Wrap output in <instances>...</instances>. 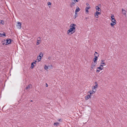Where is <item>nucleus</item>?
I'll return each instance as SVG.
<instances>
[{
  "label": "nucleus",
  "instance_id": "15",
  "mask_svg": "<svg viewBox=\"0 0 127 127\" xmlns=\"http://www.w3.org/2000/svg\"><path fill=\"white\" fill-rule=\"evenodd\" d=\"M122 13L124 14H126V12L125 10H124L123 9H122Z\"/></svg>",
  "mask_w": 127,
  "mask_h": 127
},
{
  "label": "nucleus",
  "instance_id": "24",
  "mask_svg": "<svg viewBox=\"0 0 127 127\" xmlns=\"http://www.w3.org/2000/svg\"><path fill=\"white\" fill-rule=\"evenodd\" d=\"M43 54L42 53V52H40V54L39 56H40V57H41L42 58V57L43 56Z\"/></svg>",
  "mask_w": 127,
  "mask_h": 127
},
{
  "label": "nucleus",
  "instance_id": "26",
  "mask_svg": "<svg viewBox=\"0 0 127 127\" xmlns=\"http://www.w3.org/2000/svg\"><path fill=\"white\" fill-rule=\"evenodd\" d=\"M59 123H58L57 122L55 123L54 124V125H55V126H57L58 125H59Z\"/></svg>",
  "mask_w": 127,
  "mask_h": 127
},
{
  "label": "nucleus",
  "instance_id": "39",
  "mask_svg": "<svg viewBox=\"0 0 127 127\" xmlns=\"http://www.w3.org/2000/svg\"><path fill=\"white\" fill-rule=\"evenodd\" d=\"M31 101H32V100H31Z\"/></svg>",
  "mask_w": 127,
  "mask_h": 127
},
{
  "label": "nucleus",
  "instance_id": "28",
  "mask_svg": "<svg viewBox=\"0 0 127 127\" xmlns=\"http://www.w3.org/2000/svg\"><path fill=\"white\" fill-rule=\"evenodd\" d=\"M77 16V12H75V18L74 19H75L76 17Z\"/></svg>",
  "mask_w": 127,
  "mask_h": 127
},
{
  "label": "nucleus",
  "instance_id": "36",
  "mask_svg": "<svg viewBox=\"0 0 127 127\" xmlns=\"http://www.w3.org/2000/svg\"><path fill=\"white\" fill-rule=\"evenodd\" d=\"M37 39H38V40H40V38L39 37Z\"/></svg>",
  "mask_w": 127,
  "mask_h": 127
},
{
  "label": "nucleus",
  "instance_id": "17",
  "mask_svg": "<svg viewBox=\"0 0 127 127\" xmlns=\"http://www.w3.org/2000/svg\"><path fill=\"white\" fill-rule=\"evenodd\" d=\"M41 57H40V56H38L37 57V58L38 60L39 61H40L41 60Z\"/></svg>",
  "mask_w": 127,
  "mask_h": 127
},
{
  "label": "nucleus",
  "instance_id": "29",
  "mask_svg": "<svg viewBox=\"0 0 127 127\" xmlns=\"http://www.w3.org/2000/svg\"><path fill=\"white\" fill-rule=\"evenodd\" d=\"M39 41H40V40H38V39H37V41L36 42V44L37 45H38L39 44Z\"/></svg>",
  "mask_w": 127,
  "mask_h": 127
},
{
  "label": "nucleus",
  "instance_id": "27",
  "mask_svg": "<svg viewBox=\"0 0 127 127\" xmlns=\"http://www.w3.org/2000/svg\"><path fill=\"white\" fill-rule=\"evenodd\" d=\"M74 32H67V34L68 35H70L72 34Z\"/></svg>",
  "mask_w": 127,
  "mask_h": 127
},
{
  "label": "nucleus",
  "instance_id": "12",
  "mask_svg": "<svg viewBox=\"0 0 127 127\" xmlns=\"http://www.w3.org/2000/svg\"><path fill=\"white\" fill-rule=\"evenodd\" d=\"M91 97V96L89 95H88L85 96V99L86 100H87L90 98Z\"/></svg>",
  "mask_w": 127,
  "mask_h": 127
},
{
  "label": "nucleus",
  "instance_id": "6",
  "mask_svg": "<svg viewBox=\"0 0 127 127\" xmlns=\"http://www.w3.org/2000/svg\"><path fill=\"white\" fill-rule=\"evenodd\" d=\"M104 66V65L100 64L99 65V66L97 68V69H99L100 70H102L103 69V66Z\"/></svg>",
  "mask_w": 127,
  "mask_h": 127
},
{
  "label": "nucleus",
  "instance_id": "21",
  "mask_svg": "<svg viewBox=\"0 0 127 127\" xmlns=\"http://www.w3.org/2000/svg\"><path fill=\"white\" fill-rule=\"evenodd\" d=\"M3 36H5V34L4 33L3 34H1L0 33V37H3Z\"/></svg>",
  "mask_w": 127,
  "mask_h": 127
},
{
  "label": "nucleus",
  "instance_id": "33",
  "mask_svg": "<svg viewBox=\"0 0 127 127\" xmlns=\"http://www.w3.org/2000/svg\"><path fill=\"white\" fill-rule=\"evenodd\" d=\"M74 1V2L76 3V2H78V1L77 0H73Z\"/></svg>",
  "mask_w": 127,
  "mask_h": 127
},
{
  "label": "nucleus",
  "instance_id": "14",
  "mask_svg": "<svg viewBox=\"0 0 127 127\" xmlns=\"http://www.w3.org/2000/svg\"><path fill=\"white\" fill-rule=\"evenodd\" d=\"M80 9L79 8V7L78 6L76 8V9L75 11V12H77L80 11Z\"/></svg>",
  "mask_w": 127,
  "mask_h": 127
},
{
  "label": "nucleus",
  "instance_id": "2",
  "mask_svg": "<svg viewBox=\"0 0 127 127\" xmlns=\"http://www.w3.org/2000/svg\"><path fill=\"white\" fill-rule=\"evenodd\" d=\"M95 53L96 54V55L95 56V58L93 59V60L94 61V62L96 63V62L97 59H98V57L99 56V55L96 52H95Z\"/></svg>",
  "mask_w": 127,
  "mask_h": 127
},
{
  "label": "nucleus",
  "instance_id": "9",
  "mask_svg": "<svg viewBox=\"0 0 127 127\" xmlns=\"http://www.w3.org/2000/svg\"><path fill=\"white\" fill-rule=\"evenodd\" d=\"M6 44H10L11 42V40L10 39H7L6 40Z\"/></svg>",
  "mask_w": 127,
  "mask_h": 127
},
{
  "label": "nucleus",
  "instance_id": "20",
  "mask_svg": "<svg viewBox=\"0 0 127 127\" xmlns=\"http://www.w3.org/2000/svg\"><path fill=\"white\" fill-rule=\"evenodd\" d=\"M111 20L113 23H114V24H116V23L115 22L116 20L114 18Z\"/></svg>",
  "mask_w": 127,
  "mask_h": 127
},
{
  "label": "nucleus",
  "instance_id": "5",
  "mask_svg": "<svg viewBox=\"0 0 127 127\" xmlns=\"http://www.w3.org/2000/svg\"><path fill=\"white\" fill-rule=\"evenodd\" d=\"M101 14V13L99 12H98V11H96V12L95 14V17L97 18H98V15Z\"/></svg>",
  "mask_w": 127,
  "mask_h": 127
},
{
  "label": "nucleus",
  "instance_id": "7",
  "mask_svg": "<svg viewBox=\"0 0 127 127\" xmlns=\"http://www.w3.org/2000/svg\"><path fill=\"white\" fill-rule=\"evenodd\" d=\"M21 24L19 22H18L17 25V28L19 29H20L21 28Z\"/></svg>",
  "mask_w": 127,
  "mask_h": 127
},
{
  "label": "nucleus",
  "instance_id": "16",
  "mask_svg": "<svg viewBox=\"0 0 127 127\" xmlns=\"http://www.w3.org/2000/svg\"><path fill=\"white\" fill-rule=\"evenodd\" d=\"M75 2H73L70 4V6L71 7H72L73 6L75 5Z\"/></svg>",
  "mask_w": 127,
  "mask_h": 127
},
{
  "label": "nucleus",
  "instance_id": "3",
  "mask_svg": "<svg viewBox=\"0 0 127 127\" xmlns=\"http://www.w3.org/2000/svg\"><path fill=\"white\" fill-rule=\"evenodd\" d=\"M95 86H94L92 88V89L93 90H95V91H96V89L98 87V85L96 82H95Z\"/></svg>",
  "mask_w": 127,
  "mask_h": 127
},
{
  "label": "nucleus",
  "instance_id": "13",
  "mask_svg": "<svg viewBox=\"0 0 127 127\" xmlns=\"http://www.w3.org/2000/svg\"><path fill=\"white\" fill-rule=\"evenodd\" d=\"M90 8V7H86L85 8V10L86 12H89L88 9Z\"/></svg>",
  "mask_w": 127,
  "mask_h": 127
},
{
  "label": "nucleus",
  "instance_id": "18",
  "mask_svg": "<svg viewBox=\"0 0 127 127\" xmlns=\"http://www.w3.org/2000/svg\"><path fill=\"white\" fill-rule=\"evenodd\" d=\"M4 22L1 20H0V24L3 25L4 24Z\"/></svg>",
  "mask_w": 127,
  "mask_h": 127
},
{
  "label": "nucleus",
  "instance_id": "35",
  "mask_svg": "<svg viewBox=\"0 0 127 127\" xmlns=\"http://www.w3.org/2000/svg\"><path fill=\"white\" fill-rule=\"evenodd\" d=\"M51 57H49L48 58V59H49V60H50L51 59Z\"/></svg>",
  "mask_w": 127,
  "mask_h": 127
},
{
  "label": "nucleus",
  "instance_id": "38",
  "mask_svg": "<svg viewBox=\"0 0 127 127\" xmlns=\"http://www.w3.org/2000/svg\"><path fill=\"white\" fill-rule=\"evenodd\" d=\"M86 5H89V4L88 3H86Z\"/></svg>",
  "mask_w": 127,
  "mask_h": 127
},
{
  "label": "nucleus",
  "instance_id": "22",
  "mask_svg": "<svg viewBox=\"0 0 127 127\" xmlns=\"http://www.w3.org/2000/svg\"><path fill=\"white\" fill-rule=\"evenodd\" d=\"M35 63L33 62L31 64V68H33V66H34L33 64Z\"/></svg>",
  "mask_w": 127,
  "mask_h": 127
},
{
  "label": "nucleus",
  "instance_id": "23",
  "mask_svg": "<svg viewBox=\"0 0 127 127\" xmlns=\"http://www.w3.org/2000/svg\"><path fill=\"white\" fill-rule=\"evenodd\" d=\"M44 68L45 70H47L48 68V66L45 65L44 67Z\"/></svg>",
  "mask_w": 127,
  "mask_h": 127
},
{
  "label": "nucleus",
  "instance_id": "11",
  "mask_svg": "<svg viewBox=\"0 0 127 127\" xmlns=\"http://www.w3.org/2000/svg\"><path fill=\"white\" fill-rule=\"evenodd\" d=\"M95 9L97 10V11H98V12L99 11H100V12H101V9L98 6H96Z\"/></svg>",
  "mask_w": 127,
  "mask_h": 127
},
{
  "label": "nucleus",
  "instance_id": "1",
  "mask_svg": "<svg viewBox=\"0 0 127 127\" xmlns=\"http://www.w3.org/2000/svg\"><path fill=\"white\" fill-rule=\"evenodd\" d=\"M72 25L70 26V29L68 30L67 32H72V31L75 32V28L74 27L76 26V24H73L72 25V26H71Z\"/></svg>",
  "mask_w": 127,
  "mask_h": 127
},
{
  "label": "nucleus",
  "instance_id": "37",
  "mask_svg": "<svg viewBox=\"0 0 127 127\" xmlns=\"http://www.w3.org/2000/svg\"><path fill=\"white\" fill-rule=\"evenodd\" d=\"M46 87H47L48 86V84L47 83H46Z\"/></svg>",
  "mask_w": 127,
  "mask_h": 127
},
{
  "label": "nucleus",
  "instance_id": "34",
  "mask_svg": "<svg viewBox=\"0 0 127 127\" xmlns=\"http://www.w3.org/2000/svg\"><path fill=\"white\" fill-rule=\"evenodd\" d=\"M58 120L60 122L62 121L61 119H58Z\"/></svg>",
  "mask_w": 127,
  "mask_h": 127
},
{
  "label": "nucleus",
  "instance_id": "40",
  "mask_svg": "<svg viewBox=\"0 0 127 127\" xmlns=\"http://www.w3.org/2000/svg\"><path fill=\"white\" fill-rule=\"evenodd\" d=\"M3 45H4V43H3Z\"/></svg>",
  "mask_w": 127,
  "mask_h": 127
},
{
  "label": "nucleus",
  "instance_id": "25",
  "mask_svg": "<svg viewBox=\"0 0 127 127\" xmlns=\"http://www.w3.org/2000/svg\"><path fill=\"white\" fill-rule=\"evenodd\" d=\"M115 24H114V23L113 22L110 23V25L112 27Z\"/></svg>",
  "mask_w": 127,
  "mask_h": 127
},
{
  "label": "nucleus",
  "instance_id": "8",
  "mask_svg": "<svg viewBox=\"0 0 127 127\" xmlns=\"http://www.w3.org/2000/svg\"><path fill=\"white\" fill-rule=\"evenodd\" d=\"M96 91H95V90H93L92 91H89L88 93V94L89 93H90V95L91 96L92 95V94H94L95 93V92Z\"/></svg>",
  "mask_w": 127,
  "mask_h": 127
},
{
  "label": "nucleus",
  "instance_id": "10",
  "mask_svg": "<svg viewBox=\"0 0 127 127\" xmlns=\"http://www.w3.org/2000/svg\"><path fill=\"white\" fill-rule=\"evenodd\" d=\"M105 60H101L100 62V64H103V65H104V66L106 65V64L105 63Z\"/></svg>",
  "mask_w": 127,
  "mask_h": 127
},
{
  "label": "nucleus",
  "instance_id": "32",
  "mask_svg": "<svg viewBox=\"0 0 127 127\" xmlns=\"http://www.w3.org/2000/svg\"><path fill=\"white\" fill-rule=\"evenodd\" d=\"M100 70L99 69H97V70H96V72H99Z\"/></svg>",
  "mask_w": 127,
  "mask_h": 127
},
{
  "label": "nucleus",
  "instance_id": "30",
  "mask_svg": "<svg viewBox=\"0 0 127 127\" xmlns=\"http://www.w3.org/2000/svg\"><path fill=\"white\" fill-rule=\"evenodd\" d=\"M111 20L114 19V17L113 15H112V16L111 17Z\"/></svg>",
  "mask_w": 127,
  "mask_h": 127
},
{
  "label": "nucleus",
  "instance_id": "4",
  "mask_svg": "<svg viewBox=\"0 0 127 127\" xmlns=\"http://www.w3.org/2000/svg\"><path fill=\"white\" fill-rule=\"evenodd\" d=\"M96 64V63L95 62H92L91 66V68L92 69L94 68Z\"/></svg>",
  "mask_w": 127,
  "mask_h": 127
},
{
  "label": "nucleus",
  "instance_id": "31",
  "mask_svg": "<svg viewBox=\"0 0 127 127\" xmlns=\"http://www.w3.org/2000/svg\"><path fill=\"white\" fill-rule=\"evenodd\" d=\"M47 4L48 5H50L51 4V3L50 2H48L47 3Z\"/></svg>",
  "mask_w": 127,
  "mask_h": 127
},
{
  "label": "nucleus",
  "instance_id": "19",
  "mask_svg": "<svg viewBox=\"0 0 127 127\" xmlns=\"http://www.w3.org/2000/svg\"><path fill=\"white\" fill-rule=\"evenodd\" d=\"M31 86V84H29V85L26 88V89L27 90L29 89L30 88V86Z\"/></svg>",
  "mask_w": 127,
  "mask_h": 127
}]
</instances>
